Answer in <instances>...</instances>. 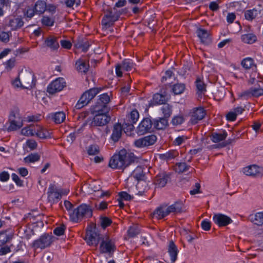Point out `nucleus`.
Instances as JSON below:
<instances>
[{
    "label": "nucleus",
    "mask_w": 263,
    "mask_h": 263,
    "mask_svg": "<svg viewBox=\"0 0 263 263\" xmlns=\"http://www.w3.org/2000/svg\"><path fill=\"white\" fill-rule=\"evenodd\" d=\"M11 31H2L0 32V42L4 43H7L10 41V37L11 36Z\"/></svg>",
    "instance_id": "obj_45"
},
{
    "label": "nucleus",
    "mask_w": 263,
    "mask_h": 263,
    "mask_svg": "<svg viewBox=\"0 0 263 263\" xmlns=\"http://www.w3.org/2000/svg\"><path fill=\"white\" fill-rule=\"evenodd\" d=\"M166 101L165 96L160 93H156L153 96L152 103L154 105L163 104H165Z\"/></svg>",
    "instance_id": "obj_37"
},
{
    "label": "nucleus",
    "mask_w": 263,
    "mask_h": 263,
    "mask_svg": "<svg viewBox=\"0 0 263 263\" xmlns=\"http://www.w3.org/2000/svg\"><path fill=\"white\" fill-rule=\"evenodd\" d=\"M133 67V63L129 60H124L121 65H117L116 67V72L118 77L122 76V72L121 71V68L126 70L130 71Z\"/></svg>",
    "instance_id": "obj_21"
},
{
    "label": "nucleus",
    "mask_w": 263,
    "mask_h": 263,
    "mask_svg": "<svg viewBox=\"0 0 263 263\" xmlns=\"http://www.w3.org/2000/svg\"><path fill=\"white\" fill-rule=\"evenodd\" d=\"M61 46L66 49H69L72 46L71 42L67 40H62L60 41Z\"/></svg>",
    "instance_id": "obj_60"
},
{
    "label": "nucleus",
    "mask_w": 263,
    "mask_h": 263,
    "mask_svg": "<svg viewBox=\"0 0 263 263\" xmlns=\"http://www.w3.org/2000/svg\"><path fill=\"white\" fill-rule=\"evenodd\" d=\"M250 89L253 97H258L263 95V86L261 87L258 85V87H252Z\"/></svg>",
    "instance_id": "obj_44"
},
{
    "label": "nucleus",
    "mask_w": 263,
    "mask_h": 263,
    "mask_svg": "<svg viewBox=\"0 0 263 263\" xmlns=\"http://www.w3.org/2000/svg\"><path fill=\"white\" fill-rule=\"evenodd\" d=\"M183 206V204L182 202L181 201H177L174 204L170 206H167V210L169 214L171 213L176 214L181 213L182 211Z\"/></svg>",
    "instance_id": "obj_28"
},
{
    "label": "nucleus",
    "mask_w": 263,
    "mask_h": 263,
    "mask_svg": "<svg viewBox=\"0 0 263 263\" xmlns=\"http://www.w3.org/2000/svg\"><path fill=\"white\" fill-rule=\"evenodd\" d=\"M195 83L198 92L204 93L206 91L205 84L199 78L196 79Z\"/></svg>",
    "instance_id": "obj_46"
},
{
    "label": "nucleus",
    "mask_w": 263,
    "mask_h": 263,
    "mask_svg": "<svg viewBox=\"0 0 263 263\" xmlns=\"http://www.w3.org/2000/svg\"><path fill=\"white\" fill-rule=\"evenodd\" d=\"M167 249L172 262L174 263L177 259L179 250L173 241L169 242Z\"/></svg>",
    "instance_id": "obj_24"
},
{
    "label": "nucleus",
    "mask_w": 263,
    "mask_h": 263,
    "mask_svg": "<svg viewBox=\"0 0 263 263\" xmlns=\"http://www.w3.org/2000/svg\"><path fill=\"white\" fill-rule=\"evenodd\" d=\"M153 217L157 219H161L168 215V212L167 210V205L162 204L158 207L153 213Z\"/></svg>",
    "instance_id": "obj_23"
},
{
    "label": "nucleus",
    "mask_w": 263,
    "mask_h": 263,
    "mask_svg": "<svg viewBox=\"0 0 263 263\" xmlns=\"http://www.w3.org/2000/svg\"><path fill=\"white\" fill-rule=\"evenodd\" d=\"M205 115V112L202 107L196 108L192 112L190 122L192 124H197L199 121L201 120Z\"/></svg>",
    "instance_id": "obj_18"
},
{
    "label": "nucleus",
    "mask_w": 263,
    "mask_h": 263,
    "mask_svg": "<svg viewBox=\"0 0 263 263\" xmlns=\"http://www.w3.org/2000/svg\"><path fill=\"white\" fill-rule=\"evenodd\" d=\"M52 119L55 123L60 124L65 120V115L63 111L57 112L53 115Z\"/></svg>",
    "instance_id": "obj_42"
},
{
    "label": "nucleus",
    "mask_w": 263,
    "mask_h": 263,
    "mask_svg": "<svg viewBox=\"0 0 263 263\" xmlns=\"http://www.w3.org/2000/svg\"><path fill=\"white\" fill-rule=\"evenodd\" d=\"M132 176L138 181L144 179V174L141 166H137L133 172Z\"/></svg>",
    "instance_id": "obj_38"
},
{
    "label": "nucleus",
    "mask_w": 263,
    "mask_h": 263,
    "mask_svg": "<svg viewBox=\"0 0 263 263\" xmlns=\"http://www.w3.org/2000/svg\"><path fill=\"white\" fill-rule=\"evenodd\" d=\"M24 21L20 16H13L10 18L8 25L12 30H16L24 25Z\"/></svg>",
    "instance_id": "obj_22"
},
{
    "label": "nucleus",
    "mask_w": 263,
    "mask_h": 263,
    "mask_svg": "<svg viewBox=\"0 0 263 263\" xmlns=\"http://www.w3.org/2000/svg\"><path fill=\"white\" fill-rule=\"evenodd\" d=\"M110 101V98L107 93H103L99 96L96 104L92 108L94 109V111H99L102 109L103 111L109 112V107L107 106V104Z\"/></svg>",
    "instance_id": "obj_8"
},
{
    "label": "nucleus",
    "mask_w": 263,
    "mask_h": 263,
    "mask_svg": "<svg viewBox=\"0 0 263 263\" xmlns=\"http://www.w3.org/2000/svg\"><path fill=\"white\" fill-rule=\"evenodd\" d=\"M249 218L251 221L255 224L257 226L263 224V212H258L254 215H251Z\"/></svg>",
    "instance_id": "obj_32"
},
{
    "label": "nucleus",
    "mask_w": 263,
    "mask_h": 263,
    "mask_svg": "<svg viewBox=\"0 0 263 263\" xmlns=\"http://www.w3.org/2000/svg\"><path fill=\"white\" fill-rule=\"evenodd\" d=\"M260 13L259 11L256 9H253L246 10L245 12V16L246 20L248 21H252Z\"/></svg>",
    "instance_id": "obj_35"
},
{
    "label": "nucleus",
    "mask_w": 263,
    "mask_h": 263,
    "mask_svg": "<svg viewBox=\"0 0 263 263\" xmlns=\"http://www.w3.org/2000/svg\"><path fill=\"white\" fill-rule=\"evenodd\" d=\"M139 233V230L137 226L130 227L128 230V235L130 237H134Z\"/></svg>",
    "instance_id": "obj_52"
},
{
    "label": "nucleus",
    "mask_w": 263,
    "mask_h": 263,
    "mask_svg": "<svg viewBox=\"0 0 263 263\" xmlns=\"http://www.w3.org/2000/svg\"><path fill=\"white\" fill-rule=\"evenodd\" d=\"M12 178L13 180L16 183L18 186H23V182L20 179L19 177L15 174L13 173L12 174Z\"/></svg>",
    "instance_id": "obj_62"
},
{
    "label": "nucleus",
    "mask_w": 263,
    "mask_h": 263,
    "mask_svg": "<svg viewBox=\"0 0 263 263\" xmlns=\"http://www.w3.org/2000/svg\"><path fill=\"white\" fill-rule=\"evenodd\" d=\"M169 178L168 174L165 172H162L158 174L155 177L154 183L159 187H164L167 183Z\"/></svg>",
    "instance_id": "obj_19"
},
{
    "label": "nucleus",
    "mask_w": 263,
    "mask_h": 263,
    "mask_svg": "<svg viewBox=\"0 0 263 263\" xmlns=\"http://www.w3.org/2000/svg\"><path fill=\"white\" fill-rule=\"evenodd\" d=\"M185 89V85L183 83H177L174 84L172 89L174 95H180L183 92Z\"/></svg>",
    "instance_id": "obj_41"
},
{
    "label": "nucleus",
    "mask_w": 263,
    "mask_h": 263,
    "mask_svg": "<svg viewBox=\"0 0 263 263\" xmlns=\"http://www.w3.org/2000/svg\"><path fill=\"white\" fill-rule=\"evenodd\" d=\"M201 226L204 231H209L211 229V223L210 221L205 219L201 222Z\"/></svg>",
    "instance_id": "obj_59"
},
{
    "label": "nucleus",
    "mask_w": 263,
    "mask_h": 263,
    "mask_svg": "<svg viewBox=\"0 0 263 263\" xmlns=\"http://www.w3.org/2000/svg\"><path fill=\"white\" fill-rule=\"evenodd\" d=\"M126 11V9L118 10L115 7L104 10V16L101 22L103 28L107 29L113 26L115 23L119 20L120 15L125 13Z\"/></svg>",
    "instance_id": "obj_3"
},
{
    "label": "nucleus",
    "mask_w": 263,
    "mask_h": 263,
    "mask_svg": "<svg viewBox=\"0 0 263 263\" xmlns=\"http://www.w3.org/2000/svg\"><path fill=\"white\" fill-rule=\"evenodd\" d=\"M74 47L77 49H81L84 52H86L88 50L91 45L86 39L82 36L79 37L74 42Z\"/></svg>",
    "instance_id": "obj_20"
},
{
    "label": "nucleus",
    "mask_w": 263,
    "mask_h": 263,
    "mask_svg": "<svg viewBox=\"0 0 263 263\" xmlns=\"http://www.w3.org/2000/svg\"><path fill=\"white\" fill-rule=\"evenodd\" d=\"M101 90V88H92L85 91L76 104L75 108L80 109L86 106Z\"/></svg>",
    "instance_id": "obj_4"
},
{
    "label": "nucleus",
    "mask_w": 263,
    "mask_h": 263,
    "mask_svg": "<svg viewBox=\"0 0 263 263\" xmlns=\"http://www.w3.org/2000/svg\"><path fill=\"white\" fill-rule=\"evenodd\" d=\"M196 33L202 43L208 44L211 42L210 34L206 30L199 28L197 30Z\"/></svg>",
    "instance_id": "obj_25"
},
{
    "label": "nucleus",
    "mask_w": 263,
    "mask_h": 263,
    "mask_svg": "<svg viewBox=\"0 0 263 263\" xmlns=\"http://www.w3.org/2000/svg\"><path fill=\"white\" fill-rule=\"evenodd\" d=\"M42 23L45 26H52L53 25L54 20L48 16H44L42 18Z\"/></svg>",
    "instance_id": "obj_55"
},
{
    "label": "nucleus",
    "mask_w": 263,
    "mask_h": 263,
    "mask_svg": "<svg viewBox=\"0 0 263 263\" xmlns=\"http://www.w3.org/2000/svg\"><path fill=\"white\" fill-rule=\"evenodd\" d=\"M136 159L133 153H128L125 149H123L110 158L108 166L112 169L124 170L134 163Z\"/></svg>",
    "instance_id": "obj_1"
},
{
    "label": "nucleus",
    "mask_w": 263,
    "mask_h": 263,
    "mask_svg": "<svg viewBox=\"0 0 263 263\" xmlns=\"http://www.w3.org/2000/svg\"><path fill=\"white\" fill-rule=\"evenodd\" d=\"M10 237L9 235L5 232L0 233V246L4 245L9 241Z\"/></svg>",
    "instance_id": "obj_56"
},
{
    "label": "nucleus",
    "mask_w": 263,
    "mask_h": 263,
    "mask_svg": "<svg viewBox=\"0 0 263 263\" xmlns=\"http://www.w3.org/2000/svg\"><path fill=\"white\" fill-rule=\"evenodd\" d=\"M227 136V133L226 131H223L222 133H213L210 136L211 139L214 143H217L224 140Z\"/></svg>",
    "instance_id": "obj_34"
},
{
    "label": "nucleus",
    "mask_w": 263,
    "mask_h": 263,
    "mask_svg": "<svg viewBox=\"0 0 263 263\" xmlns=\"http://www.w3.org/2000/svg\"><path fill=\"white\" fill-rule=\"evenodd\" d=\"M63 194L62 190H57L54 184H51L47 192L48 201L51 203L58 202Z\"/></svg>",
    "instance_id": "obj_12"
},
{
    "label": "nucleus",
    "mask_w": 263,
    "mask_h": 263,
    "mask_svg": "<svg viewBox=\"0 0 263 263\" xmlns=\"http://www.w3.org/2000/svg\"><path fill=\"white\" fill-rule=\"evenodd\" d=\"M77 70L81 73H86L88 70L89 65L84 60L79 59L76 63Z\"/></svg>",
    "instance_id": "obj_29"
},
{
    "label": "nucleus",
    "mask_w": 263,
    "mask_h": 263,
    "mask_svg": "<svg viewBox=\"0 0 263 263\" xmlns=\"http://www.w3.org/2000/svg\"><path fill=\"white\" fill-rule=\"evenodd\" d=\"M35 135L41 139H46L50 137V133L46 129L40 126L34 128Z\"/></svg>",
    "instance_id": "obj_31"
},
{
    "label": "nucleus",
    "mask_w": 263,
    "mask_h": 263,
    "mask_svg": "<svg viewBox=\"0 0 263 263\" xmlns=\"http://www.w3.org/2000/svg\"><path fill=\"white\" fill-rule=\"evenodd\" d=\"M178 156V153L176 151L172 150L164 154L160 155V158L166 161H169Z\"/></svg>",
    "instance_id": "obj_36"
},
{
    "label": "nucleus",
    "mask_w": 263,
    "mask_h": 263,
    "mask_svg": "<svg viewBox=\"0 0 263 263\" xmlns=\"http://www.w3.org/2000/svg\"><path fill=\"white\" fill-rule=\"evenodd\" d=\"M101 226L105 229L112 223L111 220L107 217H101L100 218Z\"/></svg>",
    "instance_id": "obj_51"
},
{
    "label": "nucleus",
    "mask_w": 263,
    "mask_h": 263,
    "mask_svg": "<svg viewBox=\"0 0 263 263\" xmlns=\"http://www.w3.org/2000/svg\"><path fill=\"white\" fill-rule=\"evenodd\" d=\"M253 64V60L250 58H246L241 62V65L246 69L251 68Z\"/></svg>",
    "instance_id": "obj_49"
},
{
    "label": "nucleus",
    "mask_w": 263,
    "mask_h": 263,
    "mask_svg": "<svg viewBox=\"0 0 263 263\" xmlns=\"http://www.w3.org/2000/svg\"><path fill=\"white\" fill-rule=\"evenodd\" d=\"M213 220L219 227H225L233 221L230 217L220 213L214 214Z\"/></svg>",
    "instance_id": "obj_16"
},
{
    "label": "nucleus",
    "mask_w": 263,
    "mask_h": 263,
    "mask_svg": "<svg viewBox=\"0 0 263 263\" xmlns=\"http://www.w3.org/2000/svg\"><path fill=\"white\" fill-rule=\"evenodd\" d=\"M65 230V226L64 225H61L60 227H57L54 230V234L57 236H61L64 233Z\"/></svg>",
    "instance_id": "obj_57"
},
{
    "label": "nucleus",
    "mask_w": 263,
    "mask_h": 263,
    "mask_svg": "<svg viewBox=\"0 0 263 263\" xmlns=\"http://www.w3.org/2000/svg\"><path fill=\"white\" fill-rule=\"evenodd\" d=\"M53 236L49 234H44L38 239L35 240L32 243V247L35 249H44L50 246L52 242Z\"/></svg>",
    "instance_id": "obj_9"
},
{
    "label": "nucleus",
    "mask_w": 263,
    "mask_h": 263,
    "mask_svg": "<svg viewBox=\"0 0 263 263\" xmlns=\"http://www.w3.org/2000/svg\"><path fill=\"white\" fill-rule=\"evenodd\" d=\"M47 5L45 1H37L34 6L36 13L43 14L46 10Z\"/></svg>",
    "instance_id": "obj_33"
},
{
    "label": "nucleus",
    "mask_w": 263,
    "mask_h": 263,
    "mask_svg": "<svg viewBox=\"0 0 263 263\" xmlns=\"http://www.w3.org/2000/svg\"><path fill=\"white\" fill-rule=\"evenodd\" d=\"M119 198L121 200L129 201L132 199V196L125 192H121L119 193Z\"/></svg>",
    "instance_id": "obj_58"
},
{
    "label": "nucleus",
    "mask_w": 263,
    "mask_h": 263,
    "mask_svg": "<svg viewBox=\"0 0 263 263\" xmlns=\"http://www.w3.org/2000/svg\"><path fill=\"white\" fill-rule=\"evenodd\" d=\"M9 179V174L7 172H3L0 173V180L2 182H5Z\"/></svg>",
    "instance_id": "obj_63"
},
{
    "label": "nucleus",
    "mask_w": 263,
    "mask_h": 263,
    "mask_svg": "<svg viewBox=\"0 0 263 263\" xmlns=\"http://www.w3.org/2000/svg\"><path fill=\"white\" fill-rule=\"evenodd\" d=\"M157 139V137L155 135H150L136 140L134 141V145L138 148L147 147L154 144Z\"/></svg>",
    "instance_id": "obj_11"
},
{
    "label": "nucleus",
    "mask_w": 263,
    "mask_h": 263,
    "mask_svg": "<svg viewBox=\"0 0 263 263\" xmlns=\"http://www.w3.org/2000/svg\"><path fill=\"white\" fill-rule=\"evenodd\" d=\"M34 126H29L23 128L21 130V133L25 136H33L35 135Z\"/></svg>",
    "instance_id": "obj_43"
},
{
    "label": "nucleus",
    "mask_w": 263,
    "mask_h": 263,
    "mask_svg": "<svg viewBox=\"0 0 263 263\" xmlns=\"http://www.w3.org/2000/svg\"><path fill=\"white\" fill-rule=\"evenodd\" d=\"M66 86V82L63 78H59L53 81L47 87V92L54 94L61 91Z\"/></svg>",
    "instance_id": "obj_13"
},
{
    "label": "nucleus",
    "mask_w": 263,
    "mask_h": 263,
    "mask_svg": "<svg viewBox=\"0 0 263 263\" xmlns=\"http://www.w3.org/2000/svg\"><path fill=\"white\" fill-rule=\"evenodd\" d=\"M10 126L8 130H16L22 127L23 120L20 117L19 114L12 111L9 116Z\"/></svg>",
    "instance_id": "obj_14"
},
{
    "label": "nucleus",
    "mask_w": 263,
    "mask_h": 263,
    "mask_svg": "<svg viewBox=\"0 0 263 263\" xmlns=\"http://www.w3.org/2000/svg\"><path fill=\"white\" fill-rule=\"evenodd\" d=\"M187 138L185 136H180L177 137L174 141V143L176 145H180L183 142H184L185 140H186Z\"/></svg>",
    "instance_id": "obj_64"
},
{
    "label": "nucleus",
    "mask_w": 263,
    "mask_h": 263,
    "mask_svg": "<svg viewBox=\"0 0 263 263\" xmlns=\"http://www.w3.org/2000/svg\"><path fill=\"white\" fill-rule=\"evenodd\" d=\"M154 128L157 129H163L168 124V121L165 118H159L153 121Z\"/></svg>",
    "instance_id": "obj_30"
},
{
    "label": "nucleus",
    "mask_w": 263,
    "mask_h": 263,
    "mask_svg": "<svg viewBox=\"0 0 263 263\" xmlns=\"http://www.w3.org/2000/svg\"><path fill=\"white\" fill-rule=\"evenodd\" d=\"M161 110L163 114H164V118H165L166 119L168 118L172 114L171 106L167 104H164V105L162 106Z\"/></svg>",
    "instance_id": "obj_50"
},
{
    "label": "nucleus",
    "mask_w": 263,
    "mask_h": 263,
    "mask_svg": "<svg viewBox=\"0 0 263 263\" xmlns=\"http://www.w3.org/2000/svg\"><path fill=\"white\" fill-rule=\"evenodd\" d=\"M19 78L21 80V87L23 89H30L35 85L34 74L31 71H21L19 74Z\"/></svg>",
    "instance_id": "obj_6"
},
{
    "label": "nucleus",
    "mask_w": 263,
    "mask_h": 263,
    "mask_svg": "<svg viewBox=\"0 0 263 263\" xmlns=\"http://www.w3.org/2000/svg\"><path fill=\"white\" fill-rule=\"evenodd\" d=\"M152 125H153V121L149 118H144L137 128L138 134L142 135L148 132L152 128Z\"/></svg>",
    "instance_id": "obj_17"
},
{
    "label": "nucleus",
    "mask_w": 263,
    "mask_h": 263,
    "mask_svg": "<svg viewBox=\"0 0 263 263\" xmlns=\"http://www.w3.org/2000/svg\"><path fill=\"white\" fill-rule=\"evenodd\" d=\"M100 152L99 147L96 144L91 145L87 148V153L89 155L95 156L98 155Z\"/></svg>",
    "instance_id": "obj_48"
},
{
    "label": "nucleus",
    "mask_w": 263,
    "mask_h": 263,
    "mask_svg": "<svg viewBox=\"0 0 263 263\" xmlns=\"http://www.w3.org/2000/svg\"><path fill=\"white\" fill-rule=\"evenodd\" d=\"M26 144L32 150L35 149L37 145L36 142L32 139L27 140Z\"/></svg>",
    "instance_id": "obj_61"
},
{
    "label": "nucleus",
    "mask_w": 263,
    "mask_h": 263,
    "mask_svg": "<svg viewBox=\"0 0 263 263\" xmlns=\"http://www.w3.org/2000/svg\"><path fill=\"white\" fill-rule=\"evenodd\" d=\"M45 43L46 46L52 50H57L59 48L58 38L53 35H50L46 37Z\"/></svg>",
    "instance_id": "obj_26"
},
{
    "label": "nucleus",
    "mask_w": 263,
    "mask_h": 263,
    "mask_svg": "<svg viewBox=\"0 0 263 263\" xmlns=\"http://www.w3.org/2000/svg\"><path fill=\"white\" fill-rule=\"evenodd\" d=\"M190 167V165H188L185 162H179L177 163L174 166V170L176 172L178 173H183L187 171Z\"/></svg>",
    "instance_id": "obj_39"
},
{
    "label": "nucleus",
    "mask_w": 263,
    "mask_h": 263,
    "mask_svg": "<svg viewBox=\"0 0 263 263\" xmlns=\"http://www.w3.org/2000/svg\"><path fill=\"white\" fill-rule=\"evenodd\" d=\"M101 241L100 246L101 253L110 254L115 251L116 249L115 243L108 236H104Z\"/></svg>",
    "instance_id": "obj_10"
},
{
    "label": "nucleus",
    "mask_w": 263,
    "mask_h": 263,
    "mask_svg": "<svg viewBox=\"0 0 263 263\" xmlns=\"http://www.w3.org/2000/svg\"><path fill=\"white\" fill-rule=\"evenodd\" d=\"M139 112L137 110H133L129 115V121L132 123H136L139 119Z\"/></svg>",
    "instance_id": "obj_53"
},
{
    "label": "nucleus",
    "mask_w": 263,
    "mask_h": 263,
    "mask_svg": "<svg viewBox=\"0 0 263 263\" xmlns=\"http://www.w3.org/2000/svg\"><path fill=\"white\" fill-rule=\"evenodd\" d=\"M241 39L242 42L247 44H253L257 40L256 35L252 33L243 34L241 35Z\"/></svg>",
    "instance_id": "obj_40"
},
{
    "label": "nucleus",
    "mask_w": 263,
    "mask_h": 263,
    "mask_svg": "<svg viewBox=\"0 0 263 263\" xmlns=\"http://www.w3.org/2000/svg\"><path fill=\"white\" fill-rule=\"evenodd\" d=\"M91 112L95 115L92 121L91 122V126H103L108 123L110 120V117L107 115L108 112L103 111L101 109L99 111H94V109L91 108Z\"/></svg>",
    "instance_id": "obj_7"
},
{
    "label": "nucleus",
    "mask_w": 263,
    "mask_h": 263,
    "mask_svg": "<svg viewBox=\"0 0 263 263\" xmlns=\"http://www.w3.org/2000/svg\"><path fill=\"white\" fill-rule=\"evenodd\" d=\"M40 156L37 153L31 154L24 158L26 163L34 162L39 160Z\"/></svg>",
    "instance_id": "obj_47"
},
{
    "label": "nucleus",
    "mask_w": 263,
    "mask_h": 263,
    "mask_svg": "<svg viewBox=\"0 0 263 263\" xmlns=\"http://www.w3.org/2000/svg\"><path fill=\"white\" fill-rule=\"evenodd\" d=\"M122 133V127L121 124L116 123L114 124L112 129V133L111 136V139L114 142L119 141L121 137Z\"/></svg>",
    "instance_id": "obj_27"
},
{
    "label": "nucleus",
    "mask_w": 263,
    "mask_h": 263,
    "mask_svg": "<svg viewBox=\"0 0 263 263\" xmlns=\"http://www.w3.org/2000/svg\"><path fill=\"white\" fill-rule=\"evenodd\" d=\"M184 119L183 116H176L173 118L172 123L174 125H178L182 124L184 122Z\"/></svg>",
    "instance_id": "obj_54"
},
{
    "label": "nucleus",
    "mask_w": 263,
    "mask_h": 263,
    "mask_svg": "<svg viewBox=\"0 0 263 263\" xmlns=\"http://www.w3.org/2000/svg\"><path fill=\"white\" fill-rule=\"evenodd\" d=\"M96 225L92 224L87 228L85 239L89 245L97 246L104 235L100 234L97 232Z\"/></svg>",
    "instance_id": "obj_5"
},
{
    "label": "nucleus",
    "mask_w": 263,
    "mask_h": 263,
    "mask_svg": "<svg viewBox=\"0 0 263 263\" xmlns=\"http://www.w3.org/2000/svg\"><path fill=\"white\" fill-rule=\"evenodd\" d=\"M243 172L247 176L261 177L263 176V168L256 165H249L243 168Z\"/></svg>",
    "instance_id": "obj_15"
},
{
    "label": "nucleus",
    "mask_w": 263,
    "mask_h": 263,
    "mask_svg": "<svg viewBox=\"0 0 263 263\" xmlns=\"http://www.w3.org/2000/svg\"><path fill=\"white\" fill-rule=\"evenodd\" d=\"M92 213L93 210L90 205L83 203L70 212L69 217L71 221L78 223L91 217Z\"/></svg>",
    "instance_id": "obj_2"
}]
</instances>
